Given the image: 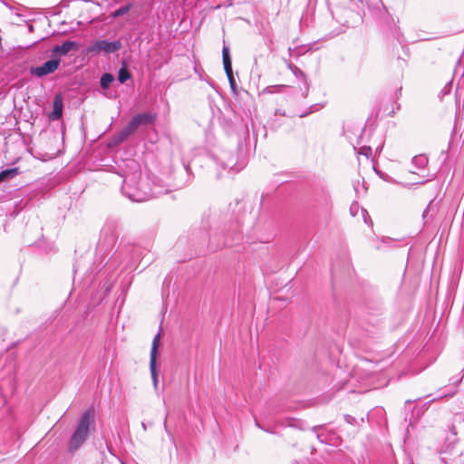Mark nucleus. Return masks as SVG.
Returning a JSON list of instances; mask_svg holds the SVG:
<instances>
[{
  "instance_id": "1",
  "label": "nucleus",
  "mask_w": 464,
  "mask_h": 464,
  "mask_svg": "<svg viewBox=\"0 0 464 464\" xmlns=\"http://www.w3.org/2000/svg\"><path fill=\"white\" fill-rule=\"evenodd\" d=\"M123 183L122 193L130 199L136 202L148 200L152 197L150 185L147 181L141 180V170L135 160H128L122 169Z\"/></svg>"
},
{
  "instance_id": "2",
  "label": "nucleus",
  "mask_w": 464,
  "mask_h": 464,
  "mask_svg": "<svg viewBox=\"0 0 464 464\" xmlns=\"http://www.w3.org/2000/svg\"><path fill=\"white\" fill-rule=\"evenodd\" d=\"M93 419L94 411L92 410H88L82 415L69 442V450L71 452L77 450L87 440L90 426L93 424Z\"/></svg>"
},
{
  "instance_id": "3",
  "label": "nucleus",
  "mask_w": 464,
  "mask_h": 464,
  "mask_svg": "<svg viewBox=\"0 0 464 464\" xmlns=\"http://www.w3.org/2000/svg\"><path fill=\"white\" fill-rule=\"evenodd\" d=\"M153 118H132V121L127 127L115 134L111 139L110 145L116 146L124 141L131 133H133L141 124L151 123Z\"/></svg>"
},
{
  "instance_id": "4",
  "label": "nucleus",
  "mask_w": 464,
  "mask_h": 464,
  "mask_svg": "<svg viewBox=\"0 0 464 464\" xmlns=\"http://www.w3.org/2000/svg\"><path fill=\"white\" fill-rule=\"evenodd\" d=\"M121 48V43L117 41L110 42L108 40H97L92 42L87 47V53L98 54L101 53H111L119 51Z\"/></svg>"
},
{
  "instance_id": "5",
  "label": "nucleus",
  "mask_w": 464,
  "mask_h": 464,
  "mask_svg": "<svg viewBox=\"0 0 464 464\" xmlns=\"http://www.w3.org/2000/svg\"><path fill=\"white\" fill-rule=\"evenodd\" d=\"M160 334H157L152 341L150 355V370L151 373V378L153 382V386L155 389L158 387V373H157V353L160 343Z\"/></svg>"
},
{
  "instance_id": "6",
  "label": "nucleus",
  "mask_w": 464,
  "mask_h": 464,
  "mask_svg": "<svg viewBox=\"0 0 464 464\" xmlns=\"http://www.w3.org/2000/svg\"><path fill=\"white\" fill-rule=\"evenodd\" d=\"M60 64V60L53 59L45 62L41 66L32 67L30 72L37 77H43L55 72Z\"/></svg>"
},
{
  "instance_id": "7",
  "label": "nucleus",
  "mask_w": 464,
  "mask_h": 464,
  "mask_svg": "<svg viewBox=\"0 0 464 464\" xmlns=\"http://www.w3.org/2000/svg\"><path fill=\"white\" fill-rule=\"evenodd\" d=\"M222 58H223V65L226 72V74L228 78L229 83L232 88H234V85L236 84L233 72H232V64H231V58L229 54V48L226 45L223 46L222 49Z\"/></svg>"
},
{
  "instance_id": "8",
  "label": "nucleus",
  "mask_w": 464,
  "mask_h": 464,
  "mask_svg": "<svg viewBox=\"0 0 464 464\" xmlns=\"http://www.w3.org/2000/svg\"><path fill=\"white\" fill-rule=\"evenodd\" d=\"M78 49V44L76 42L72 41H66L61 45H56L53 49V53L54 55H66L68 53H70L72 50H77Z\"/></svg>"
},
{
  "instance_id": "9",
  "label": "nucleus",
  "mask_w": 464,
  "mask_h": 464,
  "mask_svg": "<svg viewBox=\"0 0 464 464\" xmlns=\"http://www.w3.org/2000/svg\"><path fill=\"white\" fill-rule=\"evenodd\" d=\"M428 158L423 154L414 156L411 160V164L415 169H411V172L416 173L417 169H423L428 165Z\"/></svg>"
},
{
  "instance_id": "10",
  "label": "nucleus",
  "mask_w": 464,
  "mask_h": 464,
  "mask_svg": "<svg viewBox=\"0 0 464 464\" xmlns=\"http://www.w3.org/2000/svg\"><path fill=\"white\" fill-rule=\"evenodd\" d=\"M63 115V99L60 95H55L53 100V108L50 116Z\"/></svg>"
},
{
  "instance_id": "11",
  "label": "nucleus",
  "mask_w": 464,
  "mask_h": 464,
  "mask_svg": "<svg viewBox=\"0 0 464 464\" xmlns=\"http://www.w3.org/2000/svg\"><path fill=\"white\" fill-rule=\"evenodd\" d=\"M350 212L353 216L361 214L364 222L367 223V218H369V215H368L367 211L363 208H361L357 203H353L351 205Z\"/></svg>"
},
{
  "instance_id": "12",
  "label": "nucleus",
  "mask_w": 464,
  "mask_h": 464,
  "mask_svg": "<svg viewBox=\"0 0 464 464\" xmlns=\"http://www.w3.org/2000/svg\"><path fill=\"white\" fill-rule=\"evenodd\" d=\"M19 173V170L17 168L13 169H7L0 172V183L15 177Z\"/></svg>"
},
{
  "instance_id": "13",
  "label": "nucleus",
  "mask_w": 464,
  "mask_h": 464,
  "mask_svg": "<svg viewBox=\"0 0 464 464\" xmlns=\"http://www.w3.org/2000/svg\"><path fill=\"white\" fill-rule=\"evenodd\" d=\"M114 81V77L111 73H103L101 77V86L102 89H108L111 83Z\"/></svg>"
},
{
  "instance_id": "14",
  "label": "nucleus",
  "mask_w": 464,
  "mask_h": 464,
  "mask_svg": "<svg viewBox=\"0 0 464 464\" xmlns=\"http://www.w3.org/2000/svg\"><path fill=\"white\" fill-rule=\"evenodd\" d=\"M130 78V72L125 68L121 67L119 71L118 79L121 83H124L127 80Z\"/></svg>"
},
{
  "instance_id": "15",
  "label": "nucleus",
  "mask_w": 464,
  "mask_h": 464,
  "mask_svg": "<svg viewBox=\"0 0 464 464\" xmlns=\"http://www.w3.org/2000/svg\"><path fill=\"white\" fill-rule=\"evenodd\" d=\"M130 6H131L130 4L121 6L120 8H118L117 10H115L112 13V16L119 17V16H121V15L127 14L130 11Z\"/></svg>"
},
{
  "instance_id": "16",
  "label": "nucleus",
  "mask_w": 464,
  "mask_h": 464,
  "mask_svg": "<svg viewBox=\"0 0 464 464\" xmlns=\"http://www.w3.org/2000/svg\"><path fill=\"white\" fill-rule=\"evenodd\" d=\"M359 153L369 158L372 155V148L370 146H362Z\"/></svg>"
},
{
  "instance_id": "17",
  "label": "nucleus",
  "mask_w": 464,
  "mask_h": 464,
  "mask_svg": "<svg viewBox=\"0 0 464 464\" xmlns=\"http://www.w3.org/2000/svg\"><path fill=\"white\" fill-rule=\"evenodd\" d=\"M293 74L297 78L303 79L304 81L306 80L304 72L298 67H296V69H295V71L293 72Z\"/></svg>"
},
{
  "instance_id": "18",
  "label": "nucleus",
  "mask_w": 464,
  "mask_h": 464,
  "mask_svg": "<svg viewBox=\"0 0 464 464\" xmlns=\"http://www.w3.org/2000/svg\"><path fill=\"white\" fill-rule=\"evenodd\" d=\"M287 67L293 72L297 66L293 64L292 63H288Z\"/></svg>"
},
{
  "instance_id": "19",
  "label": "nucleus",
  "mask_w": 464,
  "mask_h": 464,
  "mask_svg": "<svg viewBox=\"0 0 464 464\" xmlns=\"http://www.w3.org/2000/svg\"><path fill=\"white\" fill-rule=\"evenodd\" d=\"M137 116L141 117V116H150V115L149 114H138Z\"/></svg>"
},
{
  "instance_id": "20",
  "label": "nucleus",
  "mask_w": 464,
  "mask_h": 464,
  "mask_svg": "<svg viewBox=\"0 0 464 464\" xmlns=\"http://www.w3.org/2000/svg\"><path fill=\"white\" fill-rule=\"evenodd\" d=\"M256 425L258 427V428H261V426L259 425V423L256 420Z\"/></svg>"
},
{
  "instance_id": "21",
  "label": "nucleus",
  "mask_w": 464,
  "mask_h": 464,
  "mask_svg": "<svg viewBox=\"0 0 464 464\" xmlns=\"http://www.w3.org/2000/svg\"><path fill=\"white\" fill-rule=\"evenodd\" d=\"M252 128H253V130L255 131V124H254V122H252Z\"/></svg>"
}]
</instances>
